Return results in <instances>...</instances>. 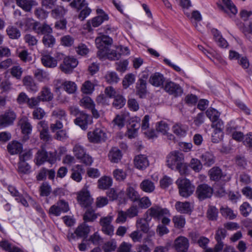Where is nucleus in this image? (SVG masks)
I'll return each mask as SVG.
<instances>
[{
  "mask_svg": "<svg viewBox=\"0 0 252 252\" xmlns=\"http://www.w3.org/2000/svg\"><path fill=\"white\" fill-rule=\"evenodd\" d=\"M16 4L24 10L29 12L34 5L33 0H16Z\"/></svg>",
  "mask_w": 252,
  "mask_h": 252,
  "instance_id": "obj_37",
  "label": "nucleus"
},
{
  "mask_svg": "<svg viewBox=\"0 0 252 252\" xmlns=\"http://www.w3.org/2000/svg\"><path fill=\"white\" fill-rule=\"evenodd\" d=\"M48 157V152L44 149H41L37 151L35 158V163L37 165H41L47 160Z\"/></svg>",
  "mask_w": 252,
  "mask_h": 252,
  "instance_id": "obj_36",
  "label": "nucleus"
},
{
  "mask_svg": "<svg viewBox=\"0 0 252 252\" xmlns=\"http://www.w3.org/2000/svg\"><path fill=\"white\" fill-rule=\"evenodd\" d=\"M189 247L188 239L184 236H179L175 240V248L178 252H186Z\"/></svg>",
  "mask_w": 252,
  "mask_h": 252,
  "instance_id": "obj_15",
  "label": "nucleus"
},
{
  "mask_svg": "<svg viewBox=\"0 0 252 252\" xmlns=\"http://www.w3.org/2000/svg\"><path fill=\"white\" fill-rule=\"evenodd\" d=\"M168 125L166 123L163 121H161L157 123L156 126V130L160 132L163 134L167 133L169 130Z\"/></svg>",
  "mask_w": 252,
  "mask_h": 252,
  "instance_id": "obj_61",
  "label": "nucleus"
},
{
  "mask_svg": "<svg viewBox=\"0 0 252 252\" xmlns=\"http://www.w3.org/2000/svg\"><path fill=\"white\" fill-rule=\"evenodd\" d=\"M106 81L110 84L117 83L120 80L115 72H108L105 76Z\"/></svg>",
  "mask_w": 252,
  "mask_h": 252,
  "instance_id": "obj_53",
  "label": "nucleus"
},
{
  "mask_svg": "<svg viewBox=\"0 0 252 252\" xmlns=\"http://www.w3.org/2000/svg\"><path fill=\"white\" fill-rule=\"evenodd\" d=\"M97 214L94 213V210L88 209L83 216L84 222L94 221L97 218Z\"/></svg>",
  "mask_w": 252,
  "mask_h": 252,
  "instance_id": "obj_43",
  "label": "nucleus"
},
{
  "mask_svg": "<svg viewBox=\"0 0 252 252\" xmlns=\"http://www.w3.org/2000/svg\"><path fill=\"white\" fill-rule=\"evenodd\" d=\"M135 81L134 75L132 74H128L125 76L123 80V86L124 89H127Z\"/></svg>",
  "mask_w": 252,
  "mask_h": 252,
  "instance_id": "obj_56",
  "label": "nucleus"
},
{
  "mask_svg": "<svg viewBox=\"0 0 252 252\" xmlns=\"http://www.w3.org/2000/svg\"><path fill=\"white\" fill-rule=\"evenodd\" d=\"M172 221L175 226L178 228H183L184 227L186 223L185 218L180 215L174 216L172 219Z\"/></svg>",
  "mask_w": 252,
  "mask_h": 252,
  "instance_id": "obj_49",
  "label": "nucleus"
},
{
  "mask_svg": "<svg viewBox=\"0 0 252 252\" xmlns=\"http://www.w3.org/2000/svg\"><path fill=\"white\" fill-rule=\"evenodd\" d=\"M18 171L20 173L28 174L31 172V166L26 162L19 161L18 162Z\"/></svg>",
  "mask_w": 252,
  "mask_h": 252,
  "instance_id": "obj_54",
  "label": "nucleus"
},
{
  "mask_svg": "<svg viewBox=\"0 0 252 252\" xmlns=\"http://www.w3.org/2000/svg\"><path fill=\"white\" fill-rule=\"evenodd\" d=\"M129 113L128 112H121L117 115L112 121L114 126H117L119 129L125 126V122L129 118Z\"/></svg>",
  "mask_w": 252,
  "mask_h": 252,
  "instance_id": "obj_16",
  "label": "nucleus"
},
{
  "mask_svg": "<svg viewBox=\"0 0 252 252\" xmlns=\"http://www.w3.org/2000/svg\"><path fill=\"white\" fill-rule=\"evenodd\" d=\"M220 212L222 216L230 220H233L236 217V215L233 211L227 207H221Z\"/></svg>",
  "mask_w": 252,
  "mask_h": 252,
  "instance_id": "obj_44",
  "label": "nucleus"
},
{
  "mask_svg": "<svg viewBox=\"0 0 252 252\" xmlns=\"http://www.w3.org/2000/svg\"><path fill=\"white\" fill-rule=\"evenodd\" d=\"M219 211L218 209L214 206L210 205L207 211V218L212 221L217 220L218 217Z\"/></svg>",
  "mask_w": 252,
  "mask_h": 252,
  "instance_id": "obj_42",
  "label": "nucleus"
},
{
  "mask_svg": "<svg viewBox=\"0 0 252 252\" xmlns=\"http://www.w3.org/2000/svg\"><path fill=\"white\" fill-rule=\"evenodd\" d=\"M126 193L128 198L133 202L136 201L140 198V195L138 192L132 187H129L127 189Z\"/></svg>",
  "mask_w": 252,
  "mask_h": 252,
  "instance_id": "obj_50",
  "label": "nucleus"
},
{
  "mask_svg": "<svg viewBox=\"0 0 252 252\" xmlns=\"http://www.w3.org/2000/svg\"><path fill=\"white\" fill-rule=\"evenodd\" d=\"M241 214L244 217H247L252 211V207L247 202H244L240 207Z\"/></svg>",
  "mask_w": 252,
  "mask_h": 252,
  "instance_id": "obj_60",
  "label": "nucleus"
},
{
  "mask_svg": "<svg viewBox=\"0 0 252 252\" xmlns=\"http://www.w3.org/2000/svg\"><path fill=\"white\" fill-rule=\"evenodd\" d=\"M72 152L76 158L85 165H90L93 163L92 158L87 153L86 149L81 144H75L72 149Z\"/></svg>",
  "mask_w": 252,
  "mask_h": 252,
  "instance_id": "obj_1",
  "label": "nucleus"
},
{
  "mask_svg": "<svg viewBox=\"0 0 252 252\" xmlns=\"http://www.w3.org/2000/svg\"><path fill=\"white\" fill-rule=\"evenodd\" d=\"M206 114L212 122L218 120L220 116V113L216 109L210 108L206 111Z\"/></svg>",
  "mask_w": 252,
  "mask_h": 252,
  "instance_id": "obj_48",
  "label": "nucleus"
},
{
  "mask_svg": "<svg viewBox=\"0 0 252 252\" xmlns=\"http://www.w3.org/2000/svg\"><path fill=\"white\" fill-rule=\"evenodd\" d=\"M106 50V53L104 55V58L107 57L110 60H118L120 58V53L117 50V46L115 47V49H110L108 47Z\"/></svg>",
  "mask_w": 252,
  "mask_h": 252,
  "instance_id": "obj_35",
  "label": "nucleus"
},
{
  "mask_svg": "<svg viewBox=\"0 0 252 252\" xmlns=\"http://www.w3.org/2000/svg\"><path fill=\"white\" fill-rule=\"evenodd\" d=\"M201 161L204 166H210L215 162V157L211 152H206L202 154Z\"/></svg>",
  "mask_w": 252,
  "mask_h": 252,
  "instance_id": "obj_31",
  "label": "nucleus"
},
{
  "mask_svg": "<svg viewBox=\"0 0 252 252\" xmlns=\"http://www.w3.org/2000/svg\"><path fill=\"white\" fill-rule=\"evenodd\" d=\"M165 78L163 75L159 72H156L152 74L149 79V82L155 87H160L163 86Z\"/></svg>",
  "mask_w": 252,
  "mask_h": 252,
  "instance_id": "obj_20",
  "label": "nucleus"
},
{
  "mask_svg": "<svg viewBox=\"0 0 252 252\" xmlns=\"http://www.w3.org/2000/svg\"><path fill=\"white\" fill-rule=\"evenodd\" d=\"M176 210L182 214H189L192 211V208L189 202L186 201L182 202L178 201L175 204Z\"/></svg>",
  "mask_w": 252,
  "mask_h": 252,
  "instance_id": "obj_29",
  "label": "nucleus"
},
{
  "mask_svg": "<svg viewBox=\"0 0 252 252\" xmlns=\"http://www.w3.org/2000/svg\"><path fill=\"white\" fill-rule=\"evenodd\" d=\"M134 162L135 167L140 170L145 169L149 164L147 157L142 155L136 156Z\"/></svg>",
  "mask_w": 252,
  "mask_h": 252,
  "instance_id": "obj_21",
  "label": "nucleus"
},
{
  "mask_svg": "<svg viewBox=\"0 0 252 252\" xmlns=\"http://www.w3.org/2000/svg\"><path fill=\"white\" fill-rule=\"evenodd\" d=\"M95 42L98 49L97 56L99 59L102 60L104 58V55L106 53V49L112 44L113 39L108 36L103 35L96 37Z\"/></svg>",
  "mask_w": 252,
  "mask_h": 252,
  "instance_id": "obj_2",
  "label": "nucleus"
},
{
  "mask_svg": "<svg viewBox=\"0 0 252 252\" xmlns=\"http://www.w3.org/2000/svg\"><path fill=\"white\" fill-rule=\"evenodd\" d=\"M108 20V16L107 14H104L103 15H99L93 18L91 22H88V26H92L93 27H97L100 25L104 21Z\"/></svg>",
  "mask_w": 252,
  "mask_h": 252,
  "instance_id": "obj_38",
  "label": "nucleus"
},
{
  "mask_svg": "<svg viewBox=\"0 0 252 252\" xmlns=\"http://www.w3.org/2000/svg\"><path fill=\"white\" fill-rule=\"evenodd\" d=\"M126 99L121 95H117L114 97L113 106L116 109L122 108L126 104Z\"/></svg>",
  "mask_w": 252,
  "mask_h": 252,
  "instance_id": "obj_47",
  "label": "nucleus"
},
{
  "mask_svg": "<svg viewBox=\"0 0 252 252\" xmlns=\"http://www.w3.org/2000/svg\"><path fill=\"white\" fill-rule=\"evenodd\" d=\"M94 90V84L90 81H85L81 87V91L86 94H90Z\"/></svg>",
  "mask_w": 252,
  "mask_h": 252,
  "instance_id": "obj_52",
  "label": "nucleus"
},
{
  "mask_svg": "<svg viewBox=\"0 0 252 252\" xmlns=\"http://www.w3.org/2000/svg\"><path fill=\"white\" fill-rule=\"evenodd\" d=\"M184 160V156L183 153L177 151H173L167 157V165L171 169H175V168Z\"/></svg>",
  "mask_w": 252,
  "mask_h": 252,
  "instance_id": "obj_4",
  "label": "nucleus"
},
{
  "mask_svg": "<svg viewBox=\"0 0 252 252\" xmlns=\"http://www.w3.org/2000/svg\"><path fill=\"white\" fill-rule=\"evenodd\" d=\"M190 167L195 172H199L202 168V164L197 158H192L189 163Z\"/></svg>",
  "mask_w": 252,
  "mask_h": 252,
  "instance_id": "obj_58",
  "label": "nucleus"
},
{
  "mask_svg": "<svg viewBox=\"0 0 252 252\" xmlns=\"http://www.w3.org/2000/svg\"><path fill=\"white\" fill-rule=\"evenodd\" d=\"M139 186L142 190L148 193L152 192L155 189L154 183L149 179L144 180Z\"/></svg>",
  "mask_w": 252,
  "mask_h": 252,
  "instance_id": "obj_34",
  "label": "nucleus"
},
{
  "mask_svg": "<svg viewBox=\"0 0 252 252\" xmlns=\"http://www.w3.org/2000/svg\"><path fill=\"white\" fill-rule=\"evenodd\" d=\"M112 184V179L107 176H103L98 181V187L102 189H106L111 186Z\"/></svg>",
  "mask_w": 252,
  "mask_h": 252,
  "instance_id": "obj_41",
  "label": "nucleus"
},
{
  "mask_svg": "<svg viewBox=\"0 0 252 252\" xmlns=\"http://www.w3.org/2000/svg\"><path fill=\"white\" fill-rule=\"evenodd\" d=\"M112 220L111 216L103 217L100 220V224L102 227V231L108 235H111L113 234L114 227L111 224Z\"/></svg>",
  "mask_w": 252,
  "mask_h": 252,
  "instance_id": "obj_12",
  "label": "nucleus"
},
{
  "mask_svg": "<svg viewBox=\"0 0 252 252\" xmlns=\"http://www.w3.org/2000/svg\"><path fill=\"white\" fill-rule=\"evenodd\" d=\"M8 153L11 155L20 154L23 151L22 144L17 141L9 142L7 146Z\"/></svg>",
  "mask_w": 252,
  "mask_h": 252,
  "instance_id": "obj_18",
  "label": "nucleus"
},
{
  "mask_svg": "<svg viewBox=\"0 0 252 252\" xmlns=\"http://www.w3.org/2000/svg\"><path fill=\"white\" fill-rule=\"evenodd\" d=\"M84 173V169L81 165H76L71 169V178L75 181L79 182L81 181L82 174Z\"/></svg>",
  "mask_w": 252,
  "mask_h": 252,
  "instance_id": "obj_30",
  "label": "nucleus"
},
{
  "mask_svg": "<svg viewBox=\"0 0 252 252\" xmlns=\"http://www.w3.org/2000/svg\"><path fill=\"white\" fill-rule=\"evenodd\" d=\"M213 193V189L206 184L199 185L196 190L198 198L201 200L211 197Z\"/></svg>",
  "mask_w": 252,
  "mask_h": 252,
  "instance_id": "obj_10",
  "label": "nucleus"
},
{
  "mask_svg": "<svg viewBox=\"0 0 252 252\" xmlns=\"http://www.w3.org/2000/svg\"><path fill=\"white\" fill-rule=\"evenodd\" d=\"M123 156L121 151L117 147H113L109 151L108 157L111 162L118 163Z\"/></svg>",
  "mask_w": 252,
  "mask_h": 252,
  "instance_id": "obj_25",
  "label": "nucleus"
},
{
  "mask_svg": "<svg viewBox=\"0 0 252 252\" xmlns=\"http://www.w3.org/2000/svg\"><path fill=\"white\" fill-rule=\"evenodd\" d=\"M42 41L45 46L51 48L55 45L56 40L54 37L49 33L44 35Z\"/></svg>",
  "mask_w": 252,
  "mask_h": 252,
  "instance_id": "obj_45",
  "label": "nucleus"
},
{
  "mask_svg": "<svg viewBox=\"0 0 252 252\" xmlns=\"http://www.w3.org/2000/svg\"><path fill=\"white\" fill-rule=\"evenodd\" d=\"M77 199L81 206L85 208L89 207L93 201L90 192L87 190H81L77 195Z\"/></svg>",
  "mask_w": 252,
  "mask_h": 252,
  "instance_id": "obj_13",
  "label": "nucleus"
},
{
  "mask_svg": "<svg viewBox=\"0 0 252 252\" xmlns=\"http://www.w3.org/2000/svg\"><path fill=\"white\" fill-rule=\"evenodd\" d=\"M39 126L42 128L40 129V137L41 140L45 142H49L51 140V136L49 133L48 126L44 121H40L38 124Z\"/></svg>",
  "mask_w": 252,
  "mask_h": 252,
  "instance_id": "obj_19",
  "label": "nucleus"
},
{
  "mask_svg": "<svg viewBox=\"0 0 252 252\" xmlns=\"http://www.w3.org/2000/svg\"><path fill=\"white\" fill-rule=\"evenodd\" d=\"M116 247V243L115 241H108L104 244L102 249L105 252H111L114 251Z\"/></svg>",
  "mask_w": 252,
  "mask_h": 252,
  "instance_id": "obj_64",
  "label": "nucleus"
},
{
  "mask_svg": "<svg viewBox=\"0 0 252 252\" xmlns=\"http://www.w3.org/2000/svg\"><path fill=\"white\" fill-rule=\"evenodd\" d=\"M217 5L220 10L230 17L235 16L238 12L236 6L231 0H222V3H218Z\"/></svg>",
  "mask_w": 252,
  "mask_h": 252,
  "instance_id": "obj_7",
  "label": "nucleus"
},
{
  "mask_svg": "<svg viewBox=\"0 0 252 252\" xmlns=\"http://www.w3.org/2000/svg\"><path fill=\"white\" fill-rule=\"evenodd\" d=\"M44 110L40 107H37L32 112L33 118L34 119L41 120L45 115Z\"/></svg>",
  "mask_w": 252,
  "mask_h": 252,
  "instance_id": "obj_62",
  "label": "nucleus"
},
{
  "mask_svg": "<svg viewBox=\"0 0 252 252\" xmlns=\"http://www.w3.org/2000/svg\"><path fill=\"white\" fill-rule=\"evenodd\" d=\"M23 83L28 91L32 93H35L37 91L38 87L31 76H27L24 77Z\"/></svg>",
  "mask_w": 252,
  "mask_h": 252,
  "instance_id": "obj_23",
  "label": "nucleus"
},
{
  "mask_svg": "<svg viewBox=\"0 0 252 252\" xmlns=\"http://www.w3.org/2000/svg\"><path fill=\"white\" fill-rule=\"evenodd\" d=\"M151 220V218L147 216L144 219H138L136 221V225L137 228H139L144 233H147L149 230V222Z\"/></svg>",
  "mask_w": 252,
  "mask_h": 252,
  "instance_id": "obj_33",
  "label": "nucleus"
},
{
  "mask_svg": "<svg viewBox=\"0 0 252 252\" xmlns=\"http://www.w3.org/2000/svg\"><path fill=\"white\" fill-rule=\"evenodd\" d=\"M6 32L9 37L12 39H18L21 36V32L16 27L9 26L6 29Z\"/></svg>",
  "mask_w": 252,
  "mask_h": 252,
  "instance_id": "obj_40",
  "label": "nucleus"
},
{
  "mask_svg": "<svg viewBox=\"0 0 252 252\" xmlns=\"http://www.w3.org/2000/svg\"><path fill=\"white\" fill-rule=\"evenodd\" d=\"M132 245L130 243L123 242L118 248L117 252H130Z\"/></svg>",
  "mask_w": 252,
  "mask_h": 252,
  "instance_id": "obj_63",
  "label": "nucleus"
},
{
  "mask_svg": "<svg viewBox=\"0 0 252 252\" xmlns=\"http://www.w3.org/2000/svg\"><path fill=\"white\" fill-rule=\"evenodd\" d=\"M77 60L73 57L66 56L63 58V62L60 65V69L65 74L71 73L73 69L78 65Z\"/></svg>",
  "mask_w": 252,
  "mask_h": 252,
  "instance_id": "obj_5",
  "label": "nucleus"
},
{
  "mask_svg": "<svg viewBox=\"0 0 252 252\" xmlns=\"http://www.w3.org/2000/svg\"><path fill=\"white\" fill-rule=\"evenodd\" d=\"M165 91L170 94L175 96L181 95L183 93V89L181 86L173 82H167L164 86Z\"/></svg>",
  "mask_w": 252,
  "mask_h": 252,
  "instance_id": "obj_14",
  "label": "nucleus"
},
{
  "mask_svg": "<svg viewBox=\"0 0 252 252\" xmlns=\"http://www.w3.org/2000/svg\"><path fill=\"white\" fill-rule=\"evenodd\" d=\"M33 31L38 34H47L52 32V29L47 24H40L38 22L34 26Z\"/></svg>",
  "mask_w": 252,
  "mask_h": 252,
  "instance_id": "obj_28",
  "label": "nucleus"
},
{
  "mask_svg": "<svg viewBox=\"0 0 252 252\" xmlns=\"http://www.w3.org/2000/svg\"><path fill=\"white\" fill-rule=\"evenodd\" d=\"M146 85V80L143 78H140L136 83V93L140 98H143L146 95L147 93Z\"/></svg>",
  "mask_w": 252,
  "mask_h": 252,
  "instance_id": "obj_24",
  "label": "nucleus"
},
{
  "mask_svg": "<svg viewBox=\"0 0 252 252\" xmlns=\"http://www.w3.org/2000/svg\"><path fill=\"white\" fill-rule=\"evenodd\" d=\"M80 105L87 109H90L95 105L94 101L89 96L83 97L80 101Z\"/></svg>",
  "mask_w": 252,
  "mask_h": 252,
  "instance_id": "obj_57",
  "label": "nucleus"
},
{
  "mask_svg": "<svg viewBox=\"0 0 252 252\" xmlns=\"http://www.w3.org/2000/svg\"><path fill=\"white\" fill-rule=\"evenodd\" d=\"M90 117L88 115L83 112L80 115L74 120V123L76 125L79 126L82 129H86L87 128L89 123Z\"/></svg>",
  "mask_w": 252,
  "mask_h": 252,
  "instance_id": "obj_22",
  "label": "nucleus"
},
{
  "mask_svg": "<svg viewBox=\"0 0 252 252\" xmlns=\"http://www.w3.org/2000/svg\"><path fill=\"white\" fill-rule=\"evenodd\" d=\"M43 65L49 68H54L57 65V60L49 55H42L41 58Z\"/></svg>",
  "mask_w": 252,
  "mask_h": 252,
  "instance_id": "obj_32",
  "label": "nucleus"
},
{
  "mask_svg": "<svg viewBox=\"0 0 252 252\" xmlns=\"http://www.w3.org/2000/svg\"><path fill=\"white\" fill-rule=\"evenodd\" d=\"M209 175L211 180L214 181H221L224 182L230 180L229 176L222 173L220 168L218 167H214L209 171Z\"/></svg>",
  "mask_w": 252,
  "mask_h": 252,
  "instance_id": "obj_9",
  "label": "nucleus"
},
{
  "mask_svg": "<svg viewBox=\"0 0 252 252\" xmlns=\"http://www.w3.org/2000/svg\"><path fill=\"white\" fill-rule=\"evenodd\" d=\"M141 119L139 117L135 116L129 120L128 127L138 130L141 126Z\"/></svg>",
  "mask_w": 252,
  "mask_h": 252,
  "instance_id": "obj_51",
  "label": "nucleus"
},
{
  "mask_svg": "<svg viewBox=\"0 0 252 252\" xmlns=\"http://www.w3.org/2000/svg\"><path fill=\"white\" fill-rule=\"evenodd\" d=\"M58 82L61 84L60 87L63 88L68 94H72L77 91V86L74 82L64 81L61 83L60 80H58Z\"/></svg>",
  "mask_w": 252,
  "mask_h": 252,
  "instance_id": "obj_26",
  "label": "nucleus"
},
{
  "mask_svg": "<svg viewBox=\"0 0 252 252\" xmlns=\"http://www.w3.org/2000/svg\"><path fill=\"white\" fill-rule=\"evenodd\" d=\"M181 196L187 197L193 192L195 188L190 182L186 178L178 179L176 182Z\"/></svg>",
  "mask_w": 252,
  "mask_h": 252,
  "instance_id": "obj_3",
  "label": "nucleus"
},
{
  "mask_svg": "<svg viewBox=\"0 0 252 252\" xmlns=\"http://www.w3.org/2000/svg\"><path fill=\"white\" fill-rule=\"evenodd\" d=\"M173 132L178 136L185 135L187 128L185 126L181 124H176L172 127Z\"/></svg>",
  "mask_w": 252,
  "mask_h": 252,
  "instance_id": "obj_46",
  "label": "nucleus"
},
{
  "mask_svg": "<svg viewBox=\"0 0 252 252\" xmlns=\"http://www.w3.org/2000/svg\"><path fill=\"white\" fill-rule=\"evenodd\" d=\"M16 118V114L11 110H9L3 114L0 115V128L12 124Z\"/></svg>",
  "mask_w": 252,
  "mask_h": 252,
  "instance_id": "obj_11",
  "label": "nucleus"
},
{
  "mask_svg": "<svg viewBox=\"0 0 252 252\" xmlns=\"http://www.w3.org/2000/svg\"><path fill=\"white\" fill-rule=\"evenodd\" d=\"M87 136L89 141L94 143L104 142L107 139L106 133L100 128H96L93 131L89 132Z\"/></svg>",
  "mask_w": 252,
  "mask_h": 252,
  "instance_id": "obj_8",
  "label": "nucleus"
},
{
  "mask_svg": "<svg viewBox=\"0 0 252 252\" xmlns=\"http://www.w3.org/2000/svg\"><path fill=\"white\" fill-rule=\"evenodd\" d=\"M75 51L78 55L84 56L89 52V49L85 44L81 43L75 47Z\"/></svg>",
  "mask_w": 252,
  "mask_h": 252,
  "instance_id": "obj_59",
  "label": "nucleus"
},
{
  "mask_svg": "<svg viewBox=\"0 0 252 252\" xmlns=\"http://www.w3.org/2000/svg\"><path fill=\"white\" fill-rule=\"evenodd\" d=\"M40 101L49 102L53 98V94L51 92L50 89L47 87H43L38 95Z\"/></svg>",
  "mask_w": 252,
  "mask_h": 252,
  "instance_id": "obj_27",
  "label": "nucleus"
},
{
  "mask_svg": "<svg viewBox=\"0 0 252 252\" xmlns=\"http://www.w3.org/2000/svg\"><path fill=\"white\" fill-rule=\"evenodd\" d=\"M35 78L39 82H44L49 80V73L41 69H36L34 72Z\"/></svg>",
  "mask_w": 252,
  "mask_h": 252,
  "instance_id": "obj_39",
  "label": "nucleus"
},
{
  "mask_svg": "<svg viewBox=\"0 0 252 252\" xmlns=\"http://www.w3.org/2000/svg\"><path fill=\"white\" fill-rule=\"evenodd\" d=\"M90 232V228L85 222L78 225L75 230L77 238H86Z\"/></svg>",
  "mask_w": 252,
  "mask_h": 252,
  "instance_id": "obj_17",
  "label": "nucleus"
},
{
  "mask_svg": "<svg viewBox=\"0 0 252 252\" xmlns=\"http://www.w3.org/2000/svg\"><path fill=\"white\" fill-rule=\"evenodd\" d=\"M66 9L61 6H58L52 11V16L56 18H59L63 16L66 13Z\"/></svg>",
  "mask_w": 252,
  "mask_h": 252,
  "instance_id": "obj_55",
  "label": "nucleus"
},
{
  "mask_svg": "<svg viewBox=\"0 0 252 252\" xmlns=\"http://www.w3.org/2000/svg\"><path fill=\"white\" fill-rule=\"evenodd\" d=\"M145 215L147 216L149 215L151 218H153L159 220L164 216L169 215L170 213L166 208H162L159 206H154L147 211Z\"/></svg>",
  "mask_w": 252,
  "mask_h": 252,
  "instance_id": "obj_6",
  "label": "nucleus"
}]
</instances>
